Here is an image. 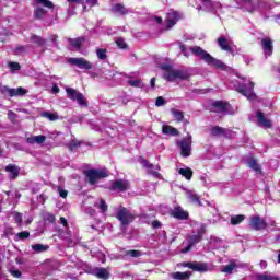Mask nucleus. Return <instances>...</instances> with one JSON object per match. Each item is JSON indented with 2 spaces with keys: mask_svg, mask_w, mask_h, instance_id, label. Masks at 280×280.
Wrapping results in <instances>:
<instances>
[{
  "mask_svg": "<svg viewBox=\"0 0 280 280\" xmlns=\"http://www.w3.org/2000/svg\"><path fill=\"white\" fill-rule=\"evenodd\" d=\"M171 114L173 115V117L177 124H180V121H183V119H185V113L180 112L179 109L172 108Z\"/></svg>",
  "mask_w": 280,
  "mask_h": 280,
  "instance_id": "bb28decb",
  "label": "nucleus"
},
{
  "mask_svg": "<svg viewBox=\"0 0 280 280\" xmlns=\"http://www.w3.org/2000/svg\"><path fill=\"white\" fill-rule=\"evenodd\" d=\"M212 137H224L225 139H231L233 137V130L220 126H213L210 129Z\"/></svg>",
  "mask_w": 280,
  "mask_h": 280,
  "instance_id": "9b49d317",
  "label": "nucleus"
},
{
  "mask_svg": "<svg viewBox=\"0 0 280 280\" xmlns=\"http://www.w3.org/2000/svg\"><path fill=\"white\" fill-rule=\"evenodd\" d=\"M152 226L154 229H161V226H163V224L161 223V221L155 220V221H152Z\"/></svg>",
  "mask_w": 280,
  "mask_h": 280,
  "instance_id": "13d9d810",
  "label": "nucleus"
},
{
  "mask_svg": "<svg viewBox=\"0 0 280 280\" xmlns=\"http://www.w3.org/2000/svg\"><path fill=\"white\" fill-rule=\"evenodd\" d=\"M125 255L127 257L139 258V257H141L142 253L139 249H129V250L125 252Z\"/></svg>",
  "mask_w": 280,
  "mask_h": 280,
  "instance_id": "ea45409f",
  "label": "nucleus"
},
{
  "mask_svg": "<svg viewBox=\"0 0 280 280\" xmlns=\"http://www.w3.org/2000/svg\"><path fill=\"white\" fill-rule=\"evenodd\" d=\"M191 135H188L187 137H184L182 140H178L176 145L180 150V154L184 159H187V156H191Z\"/></svg>",
  "mask_w": 280,
  "mask_h": 280,
  "instance_id": "39448f33",
  "label": "nucleus"
},
{
  "mask_svg": "<svg viewBox=\"0 0 280 280\" xmlns=\"http://www.w3.org/2000/svg\"><path fill=\"white\" fill-rule=\"evenodd\" d=\"M59 196L60 198H67V196H69V191L59 188Z\"/></svg>",
  "mask_w": 280,
  "mask_h": 280,
  "instance_id": "bf43d9fd",
  "label": "nucleus"
},
{
  "mask_svg": "<svg viewBox=\"0 0 280 280\" xmlns=\"http://www.w3.org/2000/svg\"><path fill=\"white\" fill-rule=\"evenodd\" d=\"M84 37L68 38L69 45H71V47H74L78 50L82 49V44L84 43Z\"/></svg>",
  "mask_w": 280,
  "mask_h": 280,
  "instance_id": "a878e982",
  "label": "nucleus"
},
{
  "mask_svg": "<svg viewBox=\"0 0 280 280\" xmlns=\"http://www.w3.org/2000/svg\"><path fill=\"white\" fill-rule=\"evenodd\" d=\"M8 67L12 73H14V71H21V63L19 62L11 61L8 63Z\"/></svg>",
  "mask_w": 280,
  "mask_h": 280,
  "instance_id": "37998d69",
  "label": "nucleus"
},
{
  "mask_svg": "<svg viewBox=\"0 0 280 280\" xmlns=\"http://www.w3.org/2000/svg\"><path fill=\"white\" fill-rule=\"evenodd\" d=\"M96 56H97L98 60H106V58H108V55H106V49H104V48H98L96 50Z\"/></svg>",
  "mask_w": 280,
  "mask_h": 280,
  "instance_id": "a18cd8bd",
  "label": "nucleus"
},
{
  "mask_svg": "<svg viewBox=\"0 0 280 280\" xmlns=\"http://www.w3.org/2000/svg\"><path fill=\"white\" fill-rule=\"evenodd\" d=\"M81 145H82V142L73 140V141L70 142V144H69V150H70L71 152H73V150H75L77 148H80Z\"/></svg>",
  "mask_w": 280,
  "mask_h": 280,
  "instance_id": "8fccbe9b",
  "label": "nucleus"
},
{
  "mask_svg": "<svg viewBox=\"0 0 280 280\" xmlns=\"http://www.w3.org/2000/svg\"><path fill=\"white\" fill-rule=\"evenodd\" d=\"M83 174L90 185H96L97 180H101V178H108V173H106V171L97 168L86 170Z\"/></svg>",
  "mask_w": 280,
  "mask_h": 280,
  "instance_id": "f03ea898",
  "label": "nucleus"
},
{
  "mask_svg": "<svg viewBox=\"0 0 280 280\" xmlns=\"http://www.w3.org/2000/svg\"><path fill=\"white\" fill-rule=\"evenodd\" d=\"M165 98L163 96H159L155 101V106H164Z\"/></svg>",
  "mask_w": 280,
  "mask_h": 280,
  "instance_id": "5fc2aeb1",
  "label": "nucleus"
},
{
  "mask_svg": "<svg viewBox=\"0 0 280 280\" xmlns=\"http://www.w3.org/2000/svg\"><path fill=\"white\" fill-rule=\"evenodd\" d=\"M0 93L2 95H9V97H16V96H23V95H27V90H25L24 88H18V89H12L9 88L8 85H4L0 89Z\"/></svg>",
  "mask_w": 280,
  "mask_h": 280,
  "instance_id": "6e6552de",
  "label": "nucleus"
},
{
  "mask_svg": "<svg viewBox=\"0 0 280 280\" xmlns=\"http://www.w3.org/2000/svg\"><path fill=\"white\" fill-rule=\"evenodd\" d=\"M116 45L117 47H119V49H128V44L126 43V40H124V38L119 37L116 40Z\"/></svg>",
  "mask_w": 280,
  "mask_h": 280,
  "instance_id": "de8ad7c7",
  "label": "nucleus"
},
{
  "mask_svg": "<svg viewBox=\"0 0 280 280\" xmlns=\"http://www.w3.org/2000/svg\"><path fill=\"white\" fill-rule=\"evenodd\" d=\"M32 250H35V253H45V250H49V246L43 244H35L32 245Z\"/></svg>",
  "mask_w": 280,
  "mask_h": 280,
  "instance_id": "4c0bfd02",
  "label": "nucleus"
},
{
  "mask_svg": "<svg viewBox=\"0 0 280 280\" xmlns=\"http://www.w3.org/2000/svg\"><path fill=\"white\" fill-rule=\"evenodd\" d=\"M163 78L166 80V82H174L176 80V70L164 72Z\"/></svg>",
  "mask_w": 280,
  "mask_h": 280,
  "instance_id": "c9c22d12",
  "label": "nucleus"
},
{
  "mask_svg": "<svg viewBox=\"0 0 280 280\" xmlns=\"http://www.w3.org/2000/svg\"><path fill=\"white\" fill-rule=\"evenodd\" d=\"M38 5H43V8H48V10H54V8H56L54 5V2H51L50 0H35Z\"/></svg>",
  "mask_w": 280,
  "mask_h": 280,
  "instance_id": "e433bc0d",
  "label": "nucleus"
},
{
  "mask_svg": "<svg viewBox=\"0 0 280 280\" xmlns=\"http://www.w3.org/2000/svg\"><path fill=\"white\" fill-rule=\"evenodd\" d=\"M257 119H258V126H264L265 128H272V122L266 118V115L261 113V110H258L256 113Z\"/></svg>",
  "mask_w": 280,
  "mask_h": 280,
  "instance_id": "6ab92c4d",
  "label": "nucleus"
},
{
  "mask_svg": "<svg viewBox=\"0 0 280 280\" xmlns=\"http://www.w3.org/2000/svg\"><path fill=\"white\" fill-rule=\"evenodd\" d=\"M259 266H260V268L266 269V268H268V262H267L266 260H261V261L259 262Z\"/></svg>",
  "mask_w": 280,
  "mask_h": 280,
  "instance_id": "338daca9",
  "label": "nucleus"
},
{
  "mask_svg": "<svg viewBox=\"0 0 280 280\" xmlns=\"http://www.w3.org/2000/svg\"><path fill=\"white\" fill-rule=\"evenodd\" d=\"M100 209L102 213H106V211H108V205H106V201L104 199H101Z\"/></svg>",
  "mask_w": 280,
  "mask_h": 280,
  "instance_id": "3c124183",
  "label": "nucleus"
},
{
  "mask_svg": "<svg viewBox=\"0 0 280 280\" xmlns=\"http://www.w3.org/2000/svg\"><path fill=\"white\" fill-rule=\"evenodd\" d=\"M156 170V171H154ZM161 166L156 165L152 168H148L147 174H149V176H153V178H158L159 180H161V178H163V176L161 175Z\"/></svg>",
  "mask_w": 280,
  "mask_h": 280,
  "instance_id": "cd10ccee",
  "label": "nucleus"
},
{
  "mask_svg": "<svg viewBox=\"0 0 280 280\" xmlns=\"http://www.w3.org/2000/svg\"><path fill=\"white\" fill-rule=\"evenodd\" d=\"M10 273L12 275V277H14L15 279H21L22 277V272L20 270H10Z\"/></svg>",
  "mask_w": 280,
  "mask_h": 280,
  "instance_id": "864d4df0",
  "label": "nucleus"
},
{
  "mask_svg": "<svg viewBox=\"0 0 280 280\" xmlns=\"http://www.w3.org/2000/svg\"><path fill=\"white\" fill-rule=\"evenodd\" d=\"M249 228L253 229V231H264L268 229V223H266V220L261 219V217L253 215L249 219Z\"/></svg>",
  "mask_w": 280,
  "mask_h": 280,
  "instance_id": "0eeeda50",
  "label": "nucleus"
},
{
  "mask_svg": "<svg viewBox=\"0 0 280 280\" xmlns=\"http://www.w3.org/2000/svg\"><path fill=\"white\" fill-rule=\"evenodd\" d=\"M244 220H246V215L244 214L233 215L231 217L230 223L232 226H237V224H242Z\"/></svg>",
  "mask_w": 280,
  "mask_h": 280,
  "instance_id": "2f4dec72",
  "label": "nucleus"
},
{
  "mask_svg": "<svg viewBox=\"0 0 280 280\" xmlns=\"http://www.w3.org/2000/svg\"><path fill=\"white\" fill-rule=\"evenodd\" d=\"M142 83H143L142 80H129L128 81L129 86H133L135 89H141Z\"/></svg>",
  "mask_w": 280,
  "mask_h": 280,
  "instance_id": "49530a36",
  "label": "nucleus"
},
{
  "mask_svg": "<svg viewBox=\"0 0 280 280\" xmlns=\"http://www.w3.org/2000/svg\"><path fill=\"white\" fill-rule=\"evenodd\" d=\"M175 80H189V73L184 70H175Z\"/></svg>",
  "mask_w": 280,
  "mask_h": 280,
  "instance_id": "72a5a7b5",
  "label": "nucleus"
},
{
  "mask_svg": "<svg viewBox=\"0 0 280 280\" xmlns=\"http://www.w3.org/2000/svg\"><path fill=\"white\" fill-rule=\"evenodd\" d=\"M68 62L69 65L78 67L79 69H85V71L93 69V63H91V61L86 60L84 57L69 58Z\"/></svg>",
  "mask_w": 280,
  "mask_h": 280,
  "instance_id": "1a4fd4ad",
  "label": "nucleus"
},
{
  "mask_svg": "<svg viewBox=\"0 0 280 280\" xmlns=\"http://www.w3.org/2000/svg\"><path fill=\"white\" fill-rule=\"evenodd\" d=\"M47 221L50 222V224H54L56 222V215L54 214H48Z\"/></svg>",
  "mask_w": 280,
  "mask_h": 280,
  "instance_id": "680f3d73",
  "label": "nucleus"
},
{
  "mask_svg": "<svg viewBox=\"0 0 280 280\" xmlns=\"http://www.w3.org/2000/svg\"><path fill=\"white\" fill-rule=\"evenodd\" d=\"M173 279H175V280H187V279H189V272L177 271V272L173 273Z\"/></svg>",
  "mask_w": 280,
  "mask_h": 280,
  "instance_id": "58836bf2",
  "label": "nucleus"
},
{
  "mask_svg": "<svg viewBox=\"0 0 280 280\" xmlns=\"http://www.w3.org/2000/svg\"><path fill=\"white\" fill-rule=\"evenodd\" d=\"M171 215L172 218H175V220H189V212L180 206H175L171 211Z\"/></svg>",
  "mask_w": 280,
  "mask_h": 280,
  "instance_id": "f8f14e48",
  "label": "nucleus"
},
{
  "mask_svg": "<svg viewBox=\"0 0 280 280\" xmlns=\"http://www.w3.org/2000/svg\"><path fill=\"white\" fill-rule=\"evenodd\" d=\"M178 23V12H171L166 18V30H172Z\"/></svg>",
  "mask_w": 280,
  "mask_h": 280,
  "instance_id": "dca6fc26",
  "label": "nucleus"
},
{
  "mask_svg": "<svg viewBox=\"0 0 280 280\" xmlns=\"http://www.w3.org/2000/svg\"><path fill=\"white\" fill-rule=\"evenodd\" d=\"M185 268L194 270V272H209V264L202 261L183 262Z\"/></svg>",
  "mask_w": 280,
  "mask_h": 280,
  "instance_id": "9d476101",
  "label": "nucleus"
},
{
  "mask_svg": "<svg viewBox=\"0 0 280 280\" xmlns=\"http://www.w3.org/2000/svg\"><path fill=\"white\" fill-rule=\"evenodd\" d=\"M117 220H119L122 226H128L135 222V214L130 212V209L122 207L117 211L116 214Z\"/></svg>",
  "mask_w": 280,
  "mask_h": 280,
  "instance_id": "20e7f679",
  "label": "nucleus"
},
{
  "mask_svg": "<svg viewBox=\"0 0 280 280\" xmlns=\"http://www.w3.org/2000/svg\"><path fill=\"white\" fill-rule=\"evenodd\" d=\"M110 12L113 14H119L120 16H127L128 9L121 3H116L112 7Z\"/></svg>",
  "mask_w": 280,
  "mask_h": 280,
  "instance_id": "a211bd4d",
  "label": "nucleus"
},
{
  "mask_svg": "<svg viewBox=\"0 0 280 280\" xmlns=\"http://www.w3.org/2000/svg\"><path fill=\"white\" fill-rule=\"evenodd\" d=\"M25 51V46H18L16 48H15V54H16V56H19V54H23Z\"/></svg>",
  "mask_w": 280,
  "mask_h": 280,
  "instance_id": "4d7b16f0",
  "label": "nucleus"
},
{
  "mask_svg": "<svg viewBox=\"0 0 280 280\" xmlns=\"http://www.w3.org/2000/svg\"><path fill=\"white\" fill-rule=\"evenodd\" d=\"M178 174L184 176L186 180H190L194 177V171L190 167L179 168Z\"/></svg>",
  "mask_w": 280,
  "mask_h": 280,
  "instance_id": "c85d7f7f",
  "label": "nucleus"
},
{
  "mask_svg": "<svg viewBox=\"0 0 280 280\" xmlns=\"http://www.w3.org/2000/svg\"><path fill=\"white\" fill-rule=\"evenodd\" d=\"M18 118H19V115H16V113L12 110L8 112V119L11 121V124H16Z\"/></svg>",
  "mask_w": 280,
  "mask_h": 280,
  "instance_id": "09e8293b",
  "label": "nucleus"
},
{
  "mask_svg": "<svg viewBox=\"0 0 280 280\" xmlns=\"http://www.w3.org/2000/svg\"><path fill=\"white\" fill-rule=\"evenodd\" d=\"M217 43L222 51H233V48H231V45H229V40L225 37H219Z\"/></svg>",
  "mask_w": 280,
  "mask_h": 280,
  "instance_id": "393cba45",
  "label": "nucleus"
},
{
  "mask_svg": "<svg viewBox=\"0 0 280 280\" xmlns=\"http://www.w3.org/2000/svg\"><path fill=\"white\" fill-rule=\"evenodd\" d=\"M47 141V137L39 135V136H31L26 138V143L30 145H34V143H38V145L45 143Z\"/></svg>",
  "mask_w": 280,
  "mask_h": 280,
  "instance_id": "aec40b11",
  "label": "nucleus"
},
{
  "mask_svg": "<svg viewBox=\"0 0 280 280\" xmlns=\"http://www.w3.org/2000/svg\"><path fill=\"white\" fill-rule=\"evenodd\" d=\"M31 42L34 43L35 45H37V47H43V45H45V43H47V40L45 38L36 35V34H33L31 36Z\"/></svg>",
  "mask_w": 280,
  "mask_h": 280,
  "instance_id": "7c9ffc66",
  "label": "nucleus"
},
{
  "mask_svg": "<svg viewBox=\"0 0 280 280\" xmlns=\"http://www.w3.org/2000/svg\"><path fill=\"white\" fill-rule=\"evenodd\" d=\"M261 47L265 51V54H267V56H272V39H270V37H265L261 39Z\"/></svg>",
  "mask_w": 280,
  "mask_h": 280,
  "instance_id": "2eb2a0df",
  "label": "nucleus"
},
{
  "mask_svg": "<svg viewBox=\"0 0 280 280\" xmlns=\"http://www.w3.org/2000/svg\"><path fill=\"white\" fill-rule=\"evenodd\" d=\"M161 70L166 71L165 73H170V71H173L174 69L170 65H162Z\"/></svg>",
  "mask_w": 280,
  "mask_h": 280,
  "instance_id": "6e6d98bb",
  "label": "nucleus"
},
{
  "mask_svg": "<svg viewBox=\"0 0 280 280\" xmlns=\"http://www.w3.org/2000/svg\"><path fill=\"white\" fill-rule=\"evenodd\" d=\"M256 280H279V277L268 275V273L265 272V273H258L256 276Z\"/></svg>",
  "mask_w": 280,
  "mask_h": 280,
  "instance_id": "f704fd0d",
  "label": "nucleus"
},
{
  "mask_svg": "<svg viewBox=\"0 0 280 280\" xmlns=\"http://www.w3.org/2000/svg\"><path fill=\"white\" fill-rule=\"evenodd\" d=\"M237 93L247 97V100H255V83L249 82L247 84L240 83L236 88Z\"/></svg>",
  "mask_w": 280,
  "mask_h": 280,
  "instance_id": "423d86ee",
  "label": "nucleus"
},
{
  "mask_svg": "<svg viewBox=\"0 0 280 280\" xmlns=\"http://www.w3.org/2000/svg\"><path fill=\"white\" fill-rule=\"evenodd\" d=\"M179 49L182 54H184V56H187V47L185 46V44L179 45Z\"/></svg>",
  "mask_w": 280,
  "mask_h": 280,
  "instance_id": "0e129e2a",
  "label": "nucleus"
},
{
  "mask_svg": "<svg viewBox=\"0 0 280 280\" xmlns=\"http://www.w3.org/2000/svg\"><path fill=\"white\" fill-rule=\"evenodd\" d=\"M162 133L163 135H171V137H178L180 135V131L176 127H172L170 125H163L162 126Z\"/></svg>",
  "mask_w": 280,
  "mask_h": 280,
  "instance_id": "4be33fe9",
  "label": "nucleus"
},
{
  "mask_svg": "<svg viewBox=\"0 0 280 280\" xmlns=\"http://www.w3.org/2000/svg\"><path fill=\"white\" fill-rule=\"evenodd\" d=\"M51 93H52L54 95L60 93V88H59L58 85H56V84L52 85V88H51Z\"/></svg>",
  "mask_w": 280,
  "mask_h": 280,
  "instance_id": "052dcab7",
  "label": "nucleus"
},
{
  "mask_svg": "<svg viewBox=\"0 0 280 280\" xmlns=\"http://www.w3.org/2000/svg\"><path fill=\"white\" fill-rule=\"evenodd\" d=\"M191 54L201 58L205 62H207L210 67H214V69H220V71H226V63L222 62L220 59H215L211 54L207 52V50L202 49L200 46L190 47Z\"/></svg>",
  "mask_w": 280,
  "mask_h": 280,
  "instance_id": "f257e3e1",
  "label": "nucleus"
},
{
  "mask_svg": "<svg viewBox=\"0 0 280 280\" xmlns=\"http://www.w3.org/2000/svg\"><path fill=\"white\" fill-rule=\"evenodd\" d=\"M42 117H45L46 119H49V121H57L58 114H54V113H49V112H44V113H42Z\"/></svg>",
  "mask_w": 280,
  "mask_h": 280,
  "instance_id": "79ce46f5",
  "label": "nucleus"
},
{
  "mask_svg": "<svg viewBox=\"0 0 280 280\" xmlns=\"http://www.w3.org/2000/svg\"><path fill=\"white\" fill-rule=\"evenodd\" d=\"M247 165L253 170L256 174H261V165L257 163V160L255 158H248Z\"/></svg>",
  "mask_w": 280,
  "mask_h": 280,
  "instance_id": "5701e85b",
  "label": "nucleus"
},
{
  "mask_svg": "<svg viewBox=\"0 0 280 280\" xmlns=\"http://www.w3.org/2000/svg\"><path fill=\"white\" fill-rule=\"evenodd\" d=\"M60 222H61L62 226H69V222L67 221V219L65 217H60Z\"/></svg>",
  "mask_w": 280,
  "mask_h": 280,
  "instance_id": "69168bd1",
  "label": "nucleus"
},
{
  "mask_svg": "<svg viewBox=\"0 0 280 280\" xmlns=\"http://www.w3.org/2000/svg\"><path fill=\"white\" fill-rule=\"evenodd\" d=\"M66 93L69 100H72V102H78L79 106H84L85 108H89V101L86 100V97H84V94L80 93L73 88H66Z\"/></svg>",
  "mask_w": 280,
  "mask_h": 280,
  "instance_id": "7ed1b4c3",
  "label": "nucleus"
},
{
  "mask_svg": "<svg viewBox=\"0 0 280 280\" xmlns=\"http://www.w3.org/2000/svg\"><path fill=\"white\" fill-rule=\"evenodd\" d=\"M139 163L142 164V167H147V170H154V164H150V162H148L143 156H140Z\"/></svg>",
  "mask_w": 280,
  "mask_h": 280,
  "instance_id": "c03bdc74",
  "label": "nucleus"
},
{
  "mask_svg": "<svg viewBox=\"0 0 280 280\" xmlns=\"http://www.w3.org/2000/svg\"><path fill=\"white\" fill-rule=\"evenodd\" d=\"M109 189L110 191H128V182L122 179L114 180Z\"/></svg>",
  "mask_w": 280,
  "mask_h": 280,
  "instance_id": "ddd939ff",
  "label": "nucleus"
},
{
  "mask_svg": "<svg viewBox=\"0 0 280 280\" xmlns=\"http://www.w3.org/2000/svg\"><path fill=\"white\" fill-rule=\"evenodd\" d=\"M45 14H47V10L40 7L34 9V19H36L37 21H43Z\"/></svg>",
  "mask_w": 280,
  "mask_h": 280,
  "instance_id": "c756f323",
  "label": "nucleus"
},
{
  "mask_svg": "<svg viewBox=\"0 0 280 280\" xmlns=\"http://www.w3.org/2000/svg\"><path fill=\"white\" fill-rule=\"evenodd\" d=\"M94 275L95 277H97V279H103V280H108L110 277V273L106 268H96L94 270Z\"/></svg>",
  "mask_w": 280,
  "mask_h": 280,
  "instance_id": "b1692460",
  "label": "nucleus"
},
{
  "mask_svg": "<svg viewBox=\"0 0 280 280\" xmlns=\"http://www.w3.org/2000/svg\"><path fill=\"white\" fill-rule=\"evenodd\" d=\"M212 108H217L215 113H226L229 110V103L224 101H214L211 103Z\"/></svg>",
  "mask_w": 280,
  "mask_h": 280,
  "instance_id": "f3484780",
  "label": "nucleus"
},
{
  "mask_svg": "<svg viewBox=\"0 0 280 280\" xmlns=\"http://www.w3.org/2000/svg\"><path fill=\"white\" fill-rule=\"evenodd\" d=\"M86 3H89L93 8V7L97 5V0H86Z\"/></svg>",
  "mask_w": 280,
  "mask_h": 280,
  "instance_id": "774afa93",
  "label": "nucleus"
},
{
  "mask_svg": "<svg viewBox=\"0 0 280 280\" xmlns=\"http://www.w3.org/2000/svg\"><path fill=\"white\" fill-rule=\"evenodd\" d=\"M235 268H237V264L232 261L223 268L222 272H226L228 275H233V270H235Z\"/></svg>",
  "mask_w": 280,
  "mask_h": 280,
  "instance_id": "a19ab883",
  "label": "nucleus"
},
{
  "mask_svg": "<svg viewBox=\"0 0 280 280\" xmlns=\"http://www.w3.org/2000/svg\"><path fill=\"white\" fill-rule=\"evenodd\" d=\"M18 237H19V240H27V237H30V232L22 231V232L18 233Z\"/></svg>",
  "mask_w": 280,
  "mask_h": 280,
  "instance_id": "603ef678",
  "label": "nucleus"
},
{
  "mask_svg": "<svg viewBox=\"0 0 280 280\" xmlns=\"http://www.w3.org/2000/svg\"><path fill=\"white\" fill-rule=\"evenodd\" d=\"M5 172L10 173L11 180H16V178H19L21 168L16 167L15 164H9L5 166Z\"/></svg>",
  "mask_w": 280,
  "mask_h": 280,
  "instance_id": "412c9836",
  "label": "nucleus"
},
{
  "mask_svg": "<svg viewBox=\"0 0 280 280\" xmlns=\"http://www.w3.org/2000/svg\"><path fill=\"white\" fill-rule=\"evenodd\" d=\"M191 248H194V246L188 243V246L183 248L182 253L185 255V254L189 253V250H191Z\"/></svg>",
  "mask_w": 280,
  "mask_h": 280,
  "instance_id": "e2e57ef3",
  "label": "nucleus"
},
{
  "mask_svg": "<svg viewBox=\"0 0 280 280\" xmlns=\"http://www.w3.org/2000/svg\"><path fill=\"white\" fill-rule=\"evenodd\" d=\"M187 197L188 199L194 202L195 205H199V207H202V201H200V196H198L197 194H194L191 191L187 192Z\"/></svg>",
  "mask_w": 280,
  "mask_h": 280,
  "instance_id": "473e14b6",
  "label": "nucleus"
},
{
  "mask_svg": "<svg viewBox=\"0 0 280 280\" xmlns=\"http://www.w3.org/2000/svg\"><path fill=\"white\" fill-rule=\"evenodd\" d=\"M202 235H205V231L200 230V231H198L197 234L188 235L186 237V242L190 246H196V244H200V242H202Z\"/></svg>",
  "mask_w": 280,
  "mask_h": 280,
  "instance_id": "4468645a",
  "label": "nucleus"
}]
</instances>
